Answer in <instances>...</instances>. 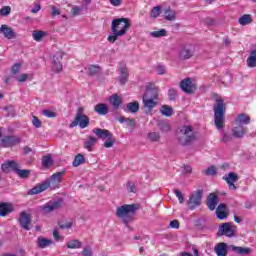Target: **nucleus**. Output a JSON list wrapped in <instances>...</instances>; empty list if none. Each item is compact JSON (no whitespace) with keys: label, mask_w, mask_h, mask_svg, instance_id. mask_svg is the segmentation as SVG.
Masks as SVG:
<instances>
[{"label":"nucleus","mask_w":256,"mask_h":256,"mask_svg":"<svg viewBox=\"0 0 256 256\" xmlns=\"http://www.w3.org/2000/svg\"><path fill=\"white\" fill-rule=\"evenodd\" d=\"M175 97H177V90L170 88L168 90V99L170 101H175Z\"/></svg>","instance_id":"obj_50"},{"label":"nucleus","mask_w":256,"mask_h":256,"mask_svg":"<svg viewBox=\"0 0 256 256\" xmlns=\"http://www.w3.org/2000/svg\"><path fill=\"white\" fill-rule=\"evenodd\" d=\"M32 125L36 127V129H40L41 127V120H39V117L33 116L32 117Z\"/></svg>","instance_id":"obj_55"},{"label":"nucleus","mask_w":256,"mask_h":256,"mask_svg":"<svg viewBox=\"0 0 256 256\" xmlns=\"http://www.w3.org/2000/svg\"><path fill=\"white\" fill-rule=\"evenodd\" d=\"M88 71H89V75L93 76V75H97L101 71V68L97 65H89Z\"/></svg>","instance_id":"obj_44"},{"label":"nucleus","mask_w":256,"mask_h":256,"mask_svg":"<svg viewBox=\"0 0 256 256\" xmlns=\"http://www.w3.org/2000/svg\"><path fill=\"white\" fill-rule=\"evenodd\" d=\"M32 37L34 41H37V43H41L45 37H47V32L42 30H34L32 32Z\"/></svg>","instance_id":"obj_27"},{"label":"nucleus","mask_w":256,"mask_h":256,"mask_svg":"<svg viewBox=\"0 0 256 256\" xmlns=\"http://www.w3.org/2000/svg\"><path fill=\"white\" fill-rule=\"evenodd\" d=\"M85 163V156L81 153L77 154L72 162V167H79Z\"/></svg>","instance_id":"obj_39"},{"label":"nucleus","mask_w":256,"mask_h":256,"mask_svg":"<svg viewBox=\"0 0 256 256\" xmlns=\"http://www.w3.org/2000/svg\"><path fill=\"white\" fill-rule=\"evenodd\" d=\"M207 207L210 211H215V207H217V194L210 193L207 199Z\"/></svg>","instance_id":"obj_23"},{"label":"nucleus","mask_w":256,"mask_h":256,"mask_svg":"<svg viewBox=\"0 0 256 256\" xmlns=\"http://www.w3.org/2000/svg\"><path fill=\"white\" fill-rule=\"evenodd\" d=\"M42 165L43 167H51V165H53V159L51 158L50 155L43 156Z\"/></svg>","instance_id":"obj_43"},{"label":"nucleus","mask_w":256,"mask_h":256,"mask_svg":"<svg viewBox=\"0 0 256 256\" xmlns=\"http://www.w3.org/2000/svg\"><path fill=\"white\" fill-rule=\"evenodd\" d=\"M124 111H129L130 113H137L139 111V102L134 101V102L128 103Z\"/></svg>","instance_id":"obj_36"},{"label":"nucleus","mask_w":256,"mask_h":256,"mask_svg":"<svg viewBox=\"0 0 256 256\" xmlns=\"http://www.w3.org/2000/svg\"><path fill=\"white\" fill-rule=\"evenodd\" d=\"M18 223L25 231H31V214L22 211L18 219Z\"/></svg>","instance_id":"obj_12"},{"label":"nucleus","mask_w":256,"mask_h":256,"mask_svg":"<svg viewBox=\"0 0 256 256\" xmlns=\"http://www.w3.org/2000/svg\"><path fill=\"white\" fill-rule=\"evenodd\" d=\"M129 29H131V21H129V18L113 19L111 24L112 35L107 37V41H109V43H115L119 37L127 35Z\"/></svg>","instance_id":"obj_1"},{"label":"nucleus","mask_w":256,"mask_h":256,"mask_svg":"<svg viewBox=\"0 0 256 256\" xmlns=\"http://www.w3.org/2000/svg\"><path fill=\"white\" fill-rule=\"evenodd\" d=\"M222 141L224 143H229V141H233V136H231V134L228 133H224V136L222 138Z\"/></svg>","instance_id":"obj_60"},{"label":"nucleus","mask_w":256,"mask_h":256,"mask_svg":"<svg viewBox=\"0 0 256 256\" xmlns=\"http://www.w3.org/2000/svg\"><path fill=\"white\" fill-rule=\"evenodd\" d=\"M109 101L114 109H119V107H121V103H123V100L121 99V97H119V94H113L112 96H110Z\"/></svg>","instance_id":"obj_29"},{"label":"nucleus","mask_w":256,"mask_h":256,"mask_svg":"<svg viewBox=\"0 0 256 256\" xmlns=\"http://www.w3.org/2000/svg\"><path fill=\"white\" fill-rule=\"evenodd\" d=\"M142 101H143L144 107H146V109H153V107H155L157 105V102H155L154 98H149V97L143 96Z\"/></svg>","instance_id":"obj_34"},{"label":"nucleus","mask_w":256,"mask_h":256,"mask_svg":"<svg viewBox=\"0 0 256 256\" xmlns=\"http://www.w3.org/2000/svg\"><path fill=\"white\" fill-rule=\"evenodd\" d=\"M63 175L65 170L54 173L50 178L46 179L43 183L36 185L34 188L28 191V195H39L43 191H47L49 187L52 189H59V184L63 181Z\"/></svg>","instance_id":"obj_2"},{"label":"nucleus","mask_w":256,"mask_h":256,"mask_svg":"<svg viewBox=\"0 0 256 256\" xmlns=\"http://www.w3.org/2000/svg\"><path fill=\"white\" fill-rule=\"evenodd\" d=\"M194 55L195 50H193V46L191 44L182 45L178 52V57L181 61H187V59H191Z\"/></svg>","instance_id":"obj_11"},{"label":"nucleus","mask_w":256,"mask_h":256,"mask_svg":"<svg viewBox=\"0 0 256 256\" xmlns=\"http://www.w3.org/2000/svg\"><path fill=\"white\" fill-rule=\"evenodd\" d=\"M159 125H160V131H162L163 133H168V131H171V126H169V124L162 122Z\"/></svg>","instance_id":"obj_53"},{"label":"nucleus","mask_w":256,"mask_h":256,"mask_svg":"<svg viewBox=\"0 0 256 256\" xmlns=\"http://www.w3.org/2000/svg\"><path fill=\"white\" fill-rule=\"evenodd\" d=\"M141 206L139 204H124L116 208V217L124 223L126 227H129V223L135 221V215Z\"/></svg>","instance_id":"obj_3"},{"label":"nucleus","mask_w":256,"mask_h":256,"mask_svg":"<svg viewBox=\"0 0 256 256\" xmlns=\"http://www.w3.org/2000/svg\"><path fill=\"white\" fill-rule=\"evenodd\" d=\"M203 199V190H196L191 195L187 201V205L191 211L197 209L201 205V200Z\"/></svg>","instance_id":"obj_9"},{"label":"nucleus","mask_w":256,"mask_h":256,"mask_svg":"<svg viewBox=\"0 0 256 256\" xmlns=\"http://www.w3.org/2000/svg\"><path fill=\"white\" fill-rule=\"evenodd\" d=\"M20 139L19 137L17 136H13V135H10V136H4L2 139H1V143H2V147H13L15 145H17L18 143H20Z\"/></svg>","instance_id":"obj_16"},{"label":"nucleus","mask_w":256,"mask_h":256,"mask_svg":"<svg viewBox=\"0 0 256 256\" xmlns=\"http://www.w3.org/2000/svg\"><path fill=\"white\" fill-rule=\"evenodd\" d=\"M151 37H154L155 39H159L160 37H167V30L166 29H160L157 31H153L150 33Z\"/></svg>","instance_id":"obj_41"},{"label":"nucleus","mask_w":256,"mask_h":256,"mask_svg":"<svg viewBox=\"0 0 256 256\" xmlns=\"http://www.w3.org/2000/svg\"><path fill=\"white\" fill-rule=\"evenodd\" d=\"M160 112L164 117H171V115H173V108L167 105H163L160 108Z\"/></svg>","instance_id":"obj_40"},{"label":"nucleus","mask_w":256,"mask_h":256,"mask_svg":"<svg viewBox=\"0 0 256 256\" xmlns=\"http://www.w3.org/2000/svg\"><path fill=\"white\" fill-rule=\"evenodd\" d=\"M235 231H237V226L233 225L231 222L223 223L218 230V235L225 237H235Z\"/></svg>","instance_id":"obj_10"},{"label":"nucleus","mask_w":256,"mask_h":256,"mask_svg":"<svg viewBox=\"0 0 256 256\" xmlns=\"http://www.w3.org/2000/svg\"><path fill=\"white\" fill-rule=\"evenodd\" d=\"M109 2L113 5V7H119L121 6V3H123V0H109Z\"/></svg>","instance_id":"obj_63"},{"label":"nucleus","mask_w":256,"mask_h":256,"mask_svg":"<svg viewBox=\"0 0 256 256\" xmlns=\"http://www.w3.org/2000/svg\"><path fill=\"white\" fill-rule=\"evenodd\" d=\"M148 139H150L152 142H157L159 139H161V136L157 132L148 133Z\"/></svg>","instance_id":"obj_47"},{"label":"nucleus","mask_w":256,"mask_h":256,"mask_svg":"<svg viewBox=\"0 0 256 256\" xmlns=\"http://www.w3.org/2000/svg\"><path fill=\"white\" fill-rule=\"evenodd\" d=\"M119 72H120V84L125 85L127 81H129V70L127 69L126 65H122L119 67Z\"/></svg>","instance_id":"obj_20"},{"label":"nucleus","mask_w":256,"mask_h":256,"mask_svg":"<svg viewBox=\"0 0 256 256\" xmlns=\"http://www.w3.org/2000/svg\"><path fill=\"white\" fill-rule=\"evenodd\" d=\"M42 113L45 117H48V119H53L57 117V113L51 110H43Z\"/></svg>","instance_id":"obj_48"},{"label":"nucleus","mask_w":256,"mask_h":256,"mask_svg":"<svg viewBox=\"0 0 256 256\" xmlns=\"http://www.w3.org/2000/svg\"><path fill=\"white\" fill-rule=\"evenodd\" d=\"M213 109L216 129H223L225 127V112L227 111L225 100L223 98H216Z\"/></svg>","instance_id":"obj_4"},{"label":"nucleus","mask_w":256,"mask_h":256,"mask_svg":"<svg viewBox=\"0 0 256 256\" xmlns=\"http://www.w3.org/2000/svg\"><path fill=\"white\" fill-rule=\"evenodd\" d=\"M223 180L226 181L229 189H231L232 191L237 190V186L235 185V183L239 181V176H237L235 172H229L228 176H223Z\"/></svg>","instance_id":"obj_15"},{"label":"nucleus","mask_w":256,"mask_h":256,"mask_svg":"<svg viewBox=\"0 0 256 256\" xmlns=\"http://www.w3.org/2000/svg\"><path fill=\"white\" fill-rule=\"evenodd\" d=\"M49 245H53V240L46 239V238H43V237L38 238V247L40 249H45V248L49 247Z\"/></svg>","instance_id":"obj_35"},{"label":"nucleus","mask_w":256,"mask_h":256,"mask_svg":"<svg viewBox=\"0 0 256 256\" xmlns=\"http://www.w3.org/2000/svg\"><path fill=\"white\" fill-rule=\"evenodd\" d=\"M164 19L166 21H175L177 19V12L171 8H167L164 10Z\"/></svg>","instance_id":"obj_28"},{"label":"nucleus","mask_w":256,"mask_h":256,"mask_svg":"<svg viewBox=\"0 0 256 256\" xmlns=\"http://www.w3.org/2000/svg\"><path fill=\"white\" fill-rule=\"evenodd\" d=\"M7 15H11V7L10 6H3L0 9V16L7 17Z\"/></svg>","instance_id":"obj_46"},{"label":"nucleus","mask_w":256,"mask_h":256,"mask_svg":"<svg viewBox=\"0 0 256 256\" xmlns=\"http://www.w3.org/2000/svg\"><path fill=\"white\" fill-rule=\"evenodd\" d=\"M248 67H256V49L250 52V56L246 60Z\"/></svg>","instance_id":"obj_38"},{"label":"nucleus","mask_w":256,"mask_h":256,"mask_svg":"<svg viewBox=\"0 0 256 256\" xmlns=\"http://www.w3.org/2000/svg\"><path fill=\"white\" fill-rule=\"evenodd\" d=\"M94 111L98 113V115H107V113H109V107H107L105 103H99L94 106Z\"/></svg>","instance_id":"obj_25"},{"label":"nucleus","mask_w":256,"mask_h":256,"mask_svg":"<svg viewBox=\"0 0 256 256\" xmlns=\"http://www.w3.org/2000/svg\"><path fill=\"white\" fill-rule=\"evenodd\" d=\"M237 125H249L251 123V118L247 114H239L235 120Z\"/></svg>","instance_id":"obj_26"},{"label":"nucleus","mask_w":256,"mask_h":256,"mask_svg":"<svg viewBox=\"0 0 256 256\" xmlns=\"http://www.w3.org/2000/svg\"><path fill=\"white\" fill-rule=\"evenodd\" d=\"M204 173L206 175H217V168H215V166H209Z\"/></svg>","instance_id":"obj_52"},{"label":"nucleus","mask_w":256,"mask_h":256,"mask_svg":"<svg viewBox=\"0 0 256 256\" xmlns=\"http://www.w3.org/2000/svg\"><path fill=\"white\" fill-rule=\"evenodd\" d=\"M63 206V200L58 199L56 201H48L46 204L39 206V210L44 213V215H49V213H53V211H57L61 209Z\"/></svg>","instance_id":"obj_8"},{"label":"nucleus","mask_w":256,"mask_h":256,"mask_svg":"<svg viewBox=\"0 0 256 256\" xmlns=\"http://www.w3.org/2000/svg\"><path fill=\"white\" fill-rule=\"evenodd\" d=\"M15 208H13V204L7 202L0 203V217H7L9 213H13Z\"/></svg>","instance_id":"obj_18"},{"label":"nucleus","mask_w":256,"mask_h":256,"mask_svg":"<svg viewBox=\"0 0 256 256\" xmlns=\"http://www.w3.org/2000/svg\"><path fill=\"white\" fill-rule=\"evenodd\" d=\"M82 256H93V250L90 248V246H86L82 252H81Z\"/></svg>","instance_id":"obj_54"},{"label":"nucleus","mask_w":256,"mask_h":256,"mask_svg":"<svg viewBox=\"0 0 256 256\" xmlns=\"http://www.w3.org/2000/svg\"><path fill=\"white\" fill-rule=\"evenodd\" d=\"M93 133H95L98 137V139H109L113 133H111V131L107 130V129H101V128H95L93 130Z\"/></svg>","instance_id":"obj_21"},{"label":"nucleus","mask_w":256,"mask_h":256,"mask_svg":"<svg viewBox=\"0 0 256 256\" xmlns=\"http://www.w3.org/2000/svg\"><path fill=\"white\" fill-rule=\"evenodd\" d=\"M19 163L15 160H8L1 165V170L4 173H10V171H14L20 179H29L31 175V170L28 169H20Z\"/></svg>","instance_id":"obj_5"},{"label":"nucleus","mask_w":256,"mask_h":256,"mask_svg":"<svg viewBox=\"0 0 256 256\" xmlns=\"http://www.w3.org/2000/svg\"><path fill=\"white\" fill-rule=\"evenodd\" d=\"M50 8H51V15H52V17H57V15H61V10L59 9V8H57V7H55V6H50Z\"/></svg>","instance_id":"obj_58"},{"label":"nucleus","mask_w":256,"mask_h":256,"mask_svg":"<svg viewBox=\"0 0 256 256\" xmlns=\"http://www.w3.org/2000/svg\"><path fill=\"white\" fill-rule=\"evenodd\" d=\"M144 96L150 99H159V88L155 87L153 84H149L146 87V93L144 94Z\"/></svg>","instance_id":"obj_17"},{"label":"nucleus","mask_w":256,"mask_h":256,"mask_svg":"<svg viewBox=\"0 0 256 256\" xmlns=\"http://www.w3.org/2000/svg\"><path fill=\"white\" fill-rule=\"evenodd\" d=\"M95 143H97V138L89 136L88 140L84 143V149H87L89 152L93 151Z\"/></svg>","instance_id":"obj_37"},{"label":"nucleus","mask_w":256,"mask_h":256,"mask_svg":"<svg viewBox=\"0 0 256 256\" xmlns=\"http://www.w3.org/2000/svg\"><path fill=\"white\" fill-rule=\"evenodd\" d=\"M170 227H171V229H179V227H180L179 220H172L170 222Z\"/></svg>","instance_id":"obj_61"},{"label":"nucleus","mask_w":256,"mask_h":256,"mask_svg":"<svg viewBox=\"0 0 256 256\" xmlns=\"http://www.w3.org/2000/svg\"><path fill=\"white\" fill-rule=\"evenodd\" d=\"M84 111L83 107H79L77 109L75 118L69 125L70 129L77 127V125H79L80 129H86V127H89V118L84 114Z\"/></svg>","instance_id":"obj_7"},{"label":"nucleus","mask_w":256,"mask_h":256,"mask_svg":"<svg viewBox=\"0 0 256 256\" xmlns=\"http://www.w3.org/2000/svg\"><path fill=\"white\" fill-rule=\"evenodd\" d=\"M0 34L8 40L17 39V32L7 24H2L0 26Z\"/></svg>","instance_id":"obj_14"},{"label":"nucleus","mask_w":256,"mask_h":256,"mask_svg":"<svg viewBox=\"0 0 256 256\" xmlns=\"http://www.w3.org/2000/svg\"><path fill=\"white\" fill-rule=\"evenodd\" d=\"M180 88L182 91H184V93L191 95L194 91L197 90V85L193 84L191 78H185L180 82Z\"/></svg>","instance_id":"obj_13"},{"label":"nucleus","mask_w":256,"mask_h":256,"mask_svg":"<svg viewBox=\"0 0 256 256\" xmlns=\"http://www.w3.org/2000/svg\"><path fill=\"white\" fill-rule=\"evenodd\" d=\"M227 243L225 242H220L218 244H216V246L214 247V251L216 253L217 256H227V254L229 253V250Z\"/></svg>","instance_id":"obj_19"},{"label":"nucleus","mask_w":256,"mask_h":256,"mask_svg":"<svg viewBox=\"0 0 256 256\" xmlns=\"http://www.w3.org/2000/svg\"><path fill=\"white\" fill-rule=\"evenodd\" d=\"M21 69V64L16 63L12 66V74L17 75L19 73V70Z\"/></svg>","instance_id":"obj_59"},{"label":"nucleus","mask_w":256,"mask_h":256,"mask_svg":"<svg viewBox=\"0 0 256 256\" xmlns=\"http://www.w3.org/2000/svg\"><path fill=\"white\" fill-rule=\"evenodd\" d=\"M174 194L176 195L179 203H181V204L185 203V196H183V193H181L180 190L175 189Z\"/></svg>","instance_id":"obj_49"},{"label":"nucleus","mask_w":256,"mask_h":256,"mask_svg":"<svg viewBox=\"0 0 256 256\" xmlns=\"http://www.w3.org/2000/svg\"><path fill=\"white\" fill-rule=\"evenodd\" d=\"M159 15H161V6L153 7L152 10L150 11V17L152 19H157Z\"/></svg>","instance_id":"obj_42"},{"label":"nucleus","mask_w":256,"mask_h":256,"mask_svg":"<svg viewBox=\"0 0 256 256\" xmlns=\"http://www.w3.org/2000/svg\"><path fill=\"white\" fill-rule=\"evenodd\" d=\"M126 187L129 193H135V191H137V188L135 187V183L133 182H128Z\"/></svg>","instance_id":"obj_56"},{"label":"nucleus","mask_w":256,"mask_h":256,"mask_svg":"<svg viewBox=\"0 0 256 256\" xmlns=\"http://www.w3.org/2000/svg\"><path fill=\"white\" fill-rule=\"evenodd\" d=\"M59 227L60 229H71L73 227V222L71 221L60 222Z\"/></svg>","instance_id":"obj_51"},{"label":"nucleus","mask_w":256,"mask_h":256,"mask_svg":"<svg viewBox=\"0 0 256 256\" xmlns=\"http://www.w3.org/2000/svg\"><path fill=\"white\" fill-rule=\"evenodd\" d=\"M67 249H81L83 247V242L81 240L72 239L66 243Z\"/></svg>","instance_id":"obj_31"},{"label":"nucleus","mask_w":256,"mask_h":256,"mask_svg":"<svg viewBox=\"0 0 256 256\" xmlns=\"http://www.w3.org/2000/svg\"><path fill=\"white\" fill-rule=\"evenodd\" d=\"M195 139H197V137L193 131V126L184 125L180 127V131L178 132V142L180 145L187 147V145H191Z\"/></svg>","instance_id":"obj_6"},{"label":"nucleus","mask_w":256,"mask_h":256,"mask_svg":"<svg viewBox=\"0 0 256 256\" xmlns=\"http://www.w3.org/2000/svg\"><path fill=\"white\" fill-rule=\"evenodd\" d=\"M238 23L239 25L245 27V25H250V23H253V18L251 17V14H244L239 18Z\"/></svg>","instance_id":"obj_32"},{"label":"nucleus","mask_w":256,"mask_h":256,"mask_svg":"<svg viewBox=\"0 0 256 256\" xmlns=\"http://www.w3.org/2000/svg\"><path fill=\"white\" fill-rule=\"evenodd\" d=\"M216 215L219 219L227 218V206L225 204H220L216 208Z\"/></svg>","instance_id":"obj_30"},{"label":"nucleus","mask_w":256,"mask_h":256,"mask_svg":"<svg viewBox=\"0 0 256 256\" xmlns=\"http://www.w3.org/2000/svg\"><path fill=\"white\" fill-rule=\"evenodd\" d=\"M115 142V137L112 134V136L110 138H107V140L104 142L105 149H110V147H113V145H115Z\"/></svg>","instance_id":"obj_45"},{"label":"nucleus","mask_w":256,"mask_h":256,"mask_svg":"<svg viewBox=\"0 0 256 256\" xmlns=\"http://www.w3.org/2000/svg\"><path fill=\"white\" fill-rule=\"evenodd\" d=\"M72 17H77V15H81V7L79 6H74L71 9Z\"/></svg>","instance_id":"obj_57"},{"label":"nucleus","mask_w":256,"mask_h":256,"mask_svg":"<svg viewBox=\"0 0 256 256\" xmlns=\"http://www.w3.org/2000/svg\"><path fill=\"white\" fill-rule=\"evenodd\" d=\"M230 249L234 253H237V255H250L251 253V248H247V247L231 245Z\"/></svg>","instance_id":"obj_22"},{"label":"nucleus","mask_w":256,"mask_h":256,"mask_svg":"<svg viewBox=\"0 0 256 256\" xmlns=\"http://www.w3.org/2000/svg\"><path fill=\"white\" fill-rule=\"evenodd\" d=\"M246 133L247 131H245V128L242 125L236 126L232 129V135L233 137H236V139H243Z\"/></svg>","instance_id":"obj_24"},{"label":"nucleus","mask_w":256,"mask_h":256,"mask_svg":"<svg viewBox=\"0 0 256 256\" xmlns=\"http://www.w3.org/2000/svg\"><path fill=\"white\" fill-rule=\"evenodd\" d=\"M52 70L55 73H61V71H63V64H61V62L59 61V58L57 56L53 57Z\"/></svg>","instance_id":"obj_33"},{"label":"nucleus","mask_w":256,"mask_h":256,"mask_svg":"<svg viewBox=\"0 0 256 256\" xmlns=\"http://www.w3.org/2000/svg\"><path fill=\"white\" fill-rule=\"evenodd\" d=\"M27 79H29V75L22 74L20 77L17 78V81L19 83H25V81H27Z\"/></svg>","instance_id":"obj_62"},{"label":"nucleus","mask_w":256,"mask_h":256,"mask_svg":"<svg viewBox=\"0 0 256 256\" xmlns=\"http://www.w3.org/2000/svg\"><path fill=\"white\" fill-rule=\"evenodd\" d=\"M126 123H127L128 127H135V119H133V118H127Z\"/></svg>","instance_id":"obj_64"}]
</instances>
